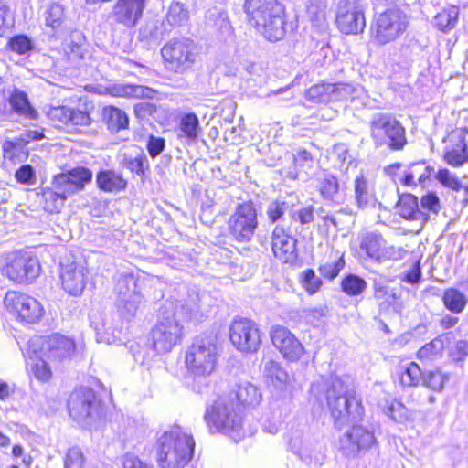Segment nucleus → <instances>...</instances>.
Masks as SVG:
<instances>
[{"label": "nucleus", "mask_w": 468, "mask_h": 468, "mask_svg": "<svg viewBox=\"0 0 468 468\" xmlns=\"http://www.w3.org/2000/svg\"><path fill=\"white\" fill-rule=\"evenodd\" d=\"M310 391L317 399H326L335 425L338 429L362 420L364 409L361 399L357 398L348 378H320L312 384Z\"/></svg>", "instance_id": "f257e3e1"}, {"label": "nucleus", "mask_w": 468, "mask_h": 468, "mask_svg": "<svg viewBox=\"0 0 468 468\" xmlns=\"http://www.w3.org/2000/svg\"><path fill=\"white\" fill-rule=\"evenodd\" d=\"M199 321L203 314L199 305L190 302L186 304L168 303L164 306L157 322L151 331L152 346L155 353L167 354L179 345L185 335L182 320Z\"/></svg>", "instance_id": "f03ea898"}, {"label": "nucleus", "mask_w": 468, "mask_h": 468, "mask_svg": "<svg viewBox=\"0 0 468 468\" xmlns=\"http://www.w3.org/2000/svg\"><path fill=\"white\" fill-rule=\"evenodd\" d=\"M142 295L136 291L134 279H131V294L129 298L117 300V314H100L90 317L98 342L115 344L121 341L124 321L128 322L135 316Z\"/></svg>", "instance_id": "7ed1b4c3"}, {"label": "nucleus", "mask_w": 468, "mask_h": 468, "mask_svg": "<svg viewBox=\"0 0 468 468\" xmlns=\"http://www.w3.org/2000/svg\"><path fill=\"white\" fill-rule=\"evenodd\" d=\"M195 441L191 433L175 425L157 439L156 460L161 468H185L191 461Z\"/></svg>", "instance_id": "20e7f679"}, {"label": "nucleus", "mask_w": 468, "mask_h": 468, "mask_svg": "<svg viewBox=\"0 0 468 468\" xmlns=\"http://www.w3.org/2000/svg\"><path fill=\"white\" fill-rule=\"evenodd\" d=\"M244 9L249 23L269 41L285 35V8L278 0H246Z\"/></svg>", "instance_id": "39448f33"}, {"label": "nucleus", "mask_w": 468, "mask_h": 468, "mask_svg": "<svg viewBox=\"0 0 468 468\" xmlns=\"http://www.w3.org/2000/svg\"><path fill=\"white\" fill-rule=\"evenodd\" d=\"M205 420L213 431L222 432L239 441L243 437V413L241 406L232 393L219 396L207 407Z\"/></svg>", "instance_id": "423d86ee"}, {"label": "nucleus", "mask_w": 468, "mask_h": 468, "mask_svg": "<svg viewBox=\"0 0 468 468\" xmlns=\"http://www.w3.org/2000/svg\"><path fill=\"white\" fill-rule=\"evenodd\" d=\"M219 349L216 336L201 335L195 337L186 350L185 366L194 378H206L216 369Z\"/></svg>", "instance_id": "0eeeda50"}, {"label": "nucleus", "mask_w": 468, "mask_h": 468, "mask_svg": "<svg viewBox=\"0 0 468 468\" xmlns=\"http://www.w3.org/2000/svg\"><path fill=\"white\" fill-rule=\"evenodd\" d=\"M368 127L376 148L386 147L390 151H400L407 144L405 128L390 113H374L368 122Z\"/></svg>", "instance_id": "6e6552de"}, {"label": "nucleus", "mask_w": 468, "mask_h": 468, "mask_svg": "<svg viewBox=\"0 0 468 468\" xmlns=\"http://www.w3.org/2000/svg\"><path fill=\"white\" fill-rule=\"evenodd\" d=\"M75 342L63 335L53 334L46 337L34 336L27 344L25 355L35 358L37 353L53 363L59 364L71 358L75 352Z\"/></svg>", "instance_id": "1a4fd4ad"}, {"label": "nucleus", "mask_w": 468, "mask_h": 468, "mask_svg": "<svg viewBox=\"0 0 468 468\" xmlns=\"http://www.w3.org/2000/svg\"><path fill=\"white\" fill-rule=\"evenodd\" d=\"M408 26L407 15L399 8H390L375 17L371 27V37L378 45H386L399 38Z\"/></svg>", "instance_id": "9d476101"}, {"label": "nucleus", "mask_w": 468, "mask_h": 468, "mask_svg": "<svg viewBox=\"0 0 468 468\" xmlns=\"http://www.w3.org/2000/svg\"><path fill=\"white\" fill-rule=\"evenodd\" d=\"M165 67L176 73L189 69L197 58V46L189 38H173L161 50Z\"/></svg>", "instance_id": "9b49d317"}, {"label": "nucleus", "mask_w": 468, "mask_h": 468, "mask_svg": "<svg viewBox=\"0 0 468 468\" xmlns=\"http://www.w3.org/2000/svg\"><path fill=\"white\" fill-rule=\"evenodd\" d=\"M4 304L6 311L22 323H37L45 314V309L38 300L20 292H7Z\"/></svg>", "instance_id": "f8f14e48"}, {"label": "nucleus", "mask_w": 468, "mask_h": 468, "mask_svg": "<svg viewBox=\"0 0 468 468\" xmlns=\"http://www.w3.org/2000/svg\"><path fill=\"white\" fill-rule=\"evenodd\" d=\"M70 417L80 425L90 428L99 417L100 403L93 390L88 388L75 389L69 399Z\"/></svg>", "instance_id": "ddd939ff"}, {"label": "nucleus", "mask_w": 468, "mask_h": 468, "mask_svg": "<svg viewBox=\"0 0 468 468\" xmlns=\"http://www.w3.org/2000/svg\"><path fill=\"white\" fill-rule=\"evenodd\" d=\"M40 264L37 257L27 251L11 253L3 270V273L16 283H30L40 273Z\"/></svg>", "instance_id": "4468645a"}, {"label": "nucleus", "mask_w": 468, "mask_h": 468, "mask_svg": "<svg viewBox=\"0 0 468 468\" xmlns=\"http://www.w3.org/2000/svg\"><path fill=\"white\" fill-rule=\"evenodd\" d=\"M229 339L241 353L251 354L261 345V333L258 324L248 318H235L229 326Z\"/></svg>", "instance_id": "2eb2a0df"}, {"label": "nucleus", "mask_w": 468, "mask_h": 468, "mask_svg": "<svg viewBox=\"0 0 468 468\" xmlns=\"http://www.w3.org/2000/svg\"><path fill=\"white\" fill-rule=\"evenodd\" d=\"M358 247L363 257L381 262L402 257L401 248L388 246L383 236L376 231H364L358 236Z\"/></svg>", "instance_id": "dca6fc26"}, {"label": "nucleus", "mask_w": 468, "mask_h": 468, "mask_svg": "<svg viewBox=\"0 0 468 468\" xmlns=\"http://www.w3.org/2000/svg\"><path fill=\"white\" fill-rule=\"evenodd\" d=\"M365 5L359 0H341L336 11V25L346 35H357L366 27Z\"/></svg>", "instance_id": "f3484780"}, {"label": "nucleus", "mask_w": 468, "mask_h": 468, "mask_svg": "<svg viewBox=\"0 0 468 468\" xmlns=\"http://www.w3.org/2000/svg\"><path fill=\"white\" fill-rule=\"evenodd\" d=\"M257 227L256 208L250 202L239 205L229 219V233L239 242L250 241L254 236Z\"/></svg>", "instance_id": "a211bd4d"}, {"label": "nucleus", "mask_w": 468, "mask_h": 468, "mask_svg": "<svg viewBox=\"0 0 468 468\" xmlns=\"http://www.w3.org/2000/svg\"><path fill=\"white\" fill-rule=\"evenodd\" d=\"M289 446L294 454L306 463L319 462L324 452V446L303 431H292Z\"/></svg>", "instance_id": "6ab92c4d"}, {"label": "nucleus", "mask_w": 468, "mask_h": 468, "mask_svg": "<svg viewBox=\"0 0 468 468\" xmlns=\"http://www.w3.org/2000/svg\"><path fill=\"white\" fill-rule=\"evenodd\" d=\"M353 424L352 429L345 432L340 439V450L347 457H356L359 452L367 451L377 442L372 431L363 426Z\"/></svg>", "instance_id": "aec40b11"}, {"label": "nucleus", "mask_w": 468, "mask_h": 468, "mask_svg": "<svg viewBox=\"0 0 468 468\" xmlns=\"http://www.w3.org/2000/svg\"><path fill=\"white\" fill-rule=\"evenodd\" d=\"M271 339L273 346L288 361H298L304 353L303 344L284 326H273L271 330Z\"/></svg>", "instance_id": "412c9836"}, {"label": "nucleus", "mask_w": 468, "mask_h": 468, "mask_svg": "<svg viewBox=\"0 0 468 468\" xmlns=\"http://www.w3.org/2000/svg\"><path fill=\"white\" fill-rule=\"evenodd\" d=\"M86 267L76 261L61 263L60 281L62 288L70 295H80L87 282Z\"/></svg>", "instance_id": "4be33fe9"}, {"label": "nucleus", "mask_w": 468, "mask_h": 468, "mask_svg": "<svg viewBox=\"0 0 468 468\" xmlns=\"http://www.w3.org/2000/svg\"><path fill=\"white\" fill-rule=\"evenodd\" d=\"M271 239L272 252L279 261L288 263L296 259V240L282 226H275Z\"/></svg>", "instance_id": "5701e85b"}, {"label": "nucleus", "mask_w": 468, "mask_h": 468, "mask_svg": "<svg viewBox=\"0 0 468 468\" xmlns=\"http://www.w3.org/2000/svg\"><path fill=\"white\" fill-rule=\"evenodd\" d=\"M58 187L73 196L82 190L92 180V172L84 166H78L55 176Z\"/></svg>", "instance_id": "b1692460"}, {"label": "nucleus", "mask_w": 468, "mask_h": 468, "mask_svg": "<svg viewBox=\"0 0 468 468\" xmlns=\"http://www.w3.org/2000/svg\"><path fill=\"white\" fill-rule=\"evenodd\" d=\"M144 7L145 1L117 0L112 8V16L115 22L126 27H133L142 18Z\"/></svg>", "instance_id": "393cba45"}, {"label": "nucleus", "mask_w": 468, "mask_h": 468, "mask_svg": "<svg viewBox=\"0 0 468 468\" xmlns=\"http://www.w3.org/2000/svg\"><path fill=\"white\" fill-rule=\"evenodd\" d=\"M467 133L463 130H455L449 135V141L454 143L449 147L444 159L452 166H460L468 163V144L466 141Z\"/></svg>", "instance_id": "a878e982"}, {"label": "nucleus", "mask_w": 468, "mask_h": 468, "mask_svg": "<svg viewBox=\"0 0 468 468\" xmlns=\"http://www.w3.org/2000/svg\"><path fill=\"white\" fill-rule=\"evenodd\" d=\"M329 89L331 92V101H349L355 103L356 106L366 104L367 98V91L360 85L354 86L347 83H330Z\"/></svg>", "instance_id": "bb28decb"}, {"label": "nucleus", "mask_w": 468, "mask_h": 468, "mask_svg": "<svg viewBox=\"0 0 468 468\" xmlns=\"http://www.w3.org/2000/svg\"><path fill=\"white\" fill-rule=\"evenodd\" d=\"M101 94H109L112 97L127 99L154 98L155 90L142 85H132L125 83H114L105 87Z\"/></svg>", "instance_id": "cd10ccee"}, {"label": "nucleus", "mask_w": 468, "mask_h": 468, "mask_svg": "<svg viewBox=\"0 0 468 468\" xmlns=\"http://www.w3.org/2000/svg\"><path fill=\"white\" fill-rule=\"evenodd\" d=\"M96 185L105 193H118L126 189L127 180L120 172L105 169L96 175Z\"/></svg>", "instance_id": "c85d7f7f"}, {"label": "nucleus", "mask_w": 468, "mask_h": 468, "mask_svg": "<svg viewBox=\"0 0 468 468\" xmlns=\"http://www.w3.org/2000/svg\"><path fill=\"white\" fill-rule=\"evenodd\" d=\"M432 172H434L433 168L424 162L414 163L403 172L399 180L406 186H424Z\"/></svg>", "instance_id": "c756f323"}, {"label": "nucleus", "mask_w": 468, "mask_h": 468, "mask_svg": "<svg viewBox=\"0 0 468 468\" xmlns=\"http://www.w3.org/2000/svg\"><path fill=\"white\" fill-rule=\"evenodd\" d=\"M354 197L361 209L375 207L377 199L374 188L364 175L357 176L354 181Z\"/></svg>", "instance_id": "7c9ffc66"}, {"label": "nucleus", "mask_w": 468, "mask_h": 468, "mask_svg": "<svg viewBox=\"0 0 468 468\" xmlns=\"http://www.w3.org/2000/svg\"><path fill=\"white\" fill-rule=\"evenodd\" d=\"M12 110L18 115L31 121L38 118V112L30 104L27 94L17 89L14 90L8 99Z\"/></svg>", "instance_id": "2f4dec72"}, {"label": "nucleus", "mask_w": 468, "mask_h": 468, "mask_svg": "<svg viewBox=\"0 0 468 468\" xmlns=\"http://www.w3.org/2000/svg\"><path fill=\"white\" fill-rule=\"evenodd\" d=\"M57 184V177L54 176L51 183L52 186L43 191L44 208L50 213L59 212L64 207L66 199L71 197L64 192L62 188L60 189Z\"/></svg>", "instance_id": "473e14b6"}, {"label": "nucleus", "mask_w": 468, "mask_h": 468, "mask_svg": "<svg viewBox=\"0 0 468 468\" xmlns=\"http://www.w3.org/2000/svg\"><path fill=\"white\" fill-rule=\"evenodd\" d=\"M398 213L404 218L410 220L425 221V214L420 210L418 198L413 195L402 196L397 204Z\"/></svg>", "instance_id": "72a5a7b5"}, {"label": "nucleus", "mask_w": 468, "mask_h": 468, "mask_svg": "<svg viewBox=\"0 0 468 468\" xmlns=\"http://www.w3.org/2000/svg\"><path fill=\"white\" fill-rule=\"evenodd\" d=\"M316 189L325 200L337 202L340 197L339 182L331 174H324L316 178Z\"/></svg>", "instance_id": "f704fd0d"}, {"label": "nucleus", "mask_w": 468, "mask_h": 468, "mask_svg": "<svg viewBox=\"0 0 468 468\" xmlns=\"http://www.w3.org/2000/svg\"><path fill=\"white\" fill-rule=\"evenodd\" d=\"M236 401L241 406H256L261 400V393L259 388L248 382H241L235 393H232Z\"/></svg>", "instance_id": "c9c22d12"}, {"label": "nucleus", "mask_w": 468, "mask_h": 468, "mask_svg": "<svg viewBox=\"0 0 468 468\" xmlns=\"http://www.w3.org/2000/svg\"><path fill=\"white\" fill-rule=\"evenodd\" d=\"M43 17L46 27L56 32L61 30L66 23L65 9L62 5L56 2L48 5Z\"/></svg>", "instance_id": "e433bc0d"}, {"label": "nucleus", "mask_w": 468, "mask_h": 468, "mask_svg": "<svg viewBox=\"0 0 468 468\" xmlns=\"http://www.w3.org/2000/svg\"><path fill=\"white\" fill-rule=\"evenodd\" d=\"M382 408L384 413L397 422L404 423L412 420V412L395 399H386Z\"/></svg>", "instance_id": "4c0bfd02"}, {"label": "nucleus", "mask_w": 468, "mask_h": 468, "mask_svg": "<svg viewBox=\"0 0 468 468\" xmlns=\"http://www.w3.org/2000/svg\"><path fill=\"white\" fill-rule=\"evenodd\" d=\"M24 356L29 361L31 372L37 380L47 382L51 378L53 363H50L43 354L37 353L35 358L27 357L25 354Z\"/></svg>", "instance_id": "58836bf2"}, {"label": "nucleus", "mask_w": 468, "mask_h": 468, "mask_svg": "<svg viewBox=\"0 0 468 468\" xmlns=\"http://www.w3.org/2000/svg\"><path fill=\"white\" fill-rule=\"evenodd\" d=\"M458 18L459 8L455 5H450L434 16V25L439 30L448 32L455 27Z\"/></svg>", "instance_id": "ea45409f"}, {"label": "nucleus", "mask_w": 468, "mask_h": 468, "mask_svg": "<svg viewBox=\"0 0 468 468\" xmlns=\"http://www.w3.org/2000/svg\"><path fill=\"white\" fill-rule=\"evenodd\" d=\"M399 370V383L403 387H417L422 381V371L415 362L401 366Z\"/></svg>", "instance_id": "a19ab883"}, {"label": "nucleus", "mask_w": 468, "mask_h": 468, "mask_svg": "<svg viewBox=\"0 0 468 468\" xmlns=\"http://www.w3.org/2000/svg\"><path fill=\"white\" fill-rule=\"evenodd\" d=\"M263 375L276 387H282L289 381L287 372L282 368L278 362L271 359L264 363Z\"/></svg>", "instance_id": "79ce46f5"}, {"label": "nucleus", "mask_w": 468, "mask_h": 468, "mask_svg": "<svg viewBox=\"0 0 468 468\" xmlns=\"http://www.w3.org/2000/svg\"><path fill=\"white\" fill-rule=\"evenodd\" d=\"M201 131L199 120L195 113L185 114L180 120L179 136L196 140Z\"/></svg>", "instance_id": "37998d69"}, {"label": "nucleus", "mask_w": 468, "mask_h": 468, "mask_svg": "<svg viewBox=\"0 0 468 468\" xmlns=\"http://www.w3.org/2000/svg\"><path fill=\"white\" fill-rule=\"evenodd\" d=\"M103 114L112 131L118 132L128 126L129 120L127 114L119 108L113 106L106 107Z\"/></svg>", "instance_id": "c03bdc74"}, {"label": "nucleus", "mask_w": 468, "mask_h": 468, "mask_svg": "<svg viewBox=\"0 0 468 468\" xmlns=\"http://www.w3.org/2000/svg\"><path fill=\"white\" fill-rule=\"evenodd\" d=\"M445 307L454 314L463 312L466 305V298L463 293L456 289L451 288L445 291L443 295Z\"/></svg>", "instance_id": "a18cd8bd"}, {"label": "nucleus", "mask_w": 468, "mask_h": 468, "mask_svg": "<svg viewBox=\"0 0 468 468\" xmlns=\"http://www.w3.org/2000/svg\"><path fill=\"white\" fill-rule=\"evenodd\" d=\"M344 254L335 252L334 258L321 265L320 274L328 280H334L345 267Z\"/></svg>", "instance_id": "49530a36"}, {"label": "nucleus", "mask_w": 468, "mask_h": 468, "mask_svg": "<svg viewBox=\"0 0 468 468\" xmlns=\"http://www.w3.org/2000/svg\"><path fill=\"white\" fill-rule=\"evenodd\" d=\"M341 288L349 296L361 294L367 288V282L355 274L346 275L341 282Z\"/></svg>", "instance_id": "de8ad7c7"}, {"label": "nucleus", "mask_w": 468, "mask_h": 468, "mask_svg": "<svg viewBox=\"0 0 468 468\" xmlns=\"http://www.w3.org/2000/svg\"><path fill=\"white\" fill-rule=\"evenodd\" d=\"M166 20L173 27H180L186 24L188 20V11L184 5L179 2H174L170 5Z\"/></svg>", "instance_id": "09e8293b"}, {"label": "nucleus", "mask_w": 468, "mask_h": 468, "mask_svg": "<svg viewBox=\"0 0 468 468\" xmlns=\"http://www.w3.org/2000/svg\"><path fill=\"white\" fill-rule=\"evenodd\" d=\"M84 37L76 32V42L71 41L67 44L64 48V52L69 61H72L78 65L85 56V49L83 48Z\"/></svg>", "instance_id": "8fccbe9b"}, {"label": "nucleus", "mask_w": 468, "mask_h": 468, "mask_svg": "<svg viewBox=\"0 0 468 468\" xmlns=\"http://www.w3.org/2000/svg\"><path fill=\"white\" fill-rule=\"evenodd\" d=\"M448 381L449 376L439 370L429 371L422 377L423 386L435 392H441Z\"/></svg>", "instance_id": "3c124183"}, {"label": "nucleus", "mask_w": 468, "mask_h": 468, "mask_svg": "<svg viewBox=\"0 0 468 468\" xmlns=\"http://www.w3.org/2000/svg\"><path fill=\"white\" fill-rule=\"evenodd\" d=\"M300 283L309 294H314L322 286V280L314 270L306 269L300 274Z\"/></svg>", "instance_id": "603ef678"}, {"label": "nucleus", "mask_w": 468, "mask_h": 468, "mask_svg": "<svg viewBox=\"0 0 468 468\" xmlns=\"http://www.w3.org/2000/svg\"><path fill=\"white\" fill-rule=\"evenodd\" d=\"M330 83H322L312 86L306 90V98L314 102L331 101Z\"/></svg>", "instance_id": "864d4df0"}, {"label": "nucleus", "mask_w": 468, "mask_h": 468, "mask_svg": "<svg viewBox=\"0 0 468 468\" xmlns=\"http://www.w3.org/2000/svg\"><path fill=\"white\" fill-rule=\"evenodd\" d=\"M46 115L54 125L68 124L70 117V108L66 106H49L46 110Z\"/></svg>", "instance_id": "5fc2aeb1"}, {"label": "nucleus", "mask_w": 468, "mask_h": 468, "mask_svg": "<svg viewBox=\"0 0 468 468\" xmlns=\"http://www.w3.org/2000/svg\"><path fill=\"white\" fill-rule=\"evenodd\" d=\"M7 45L12 51L19 55H27L34 48L33 41L26 35L11 37Z\"/></svg>", "instance_id": "6e6d98bb"}, {"label": "nucleus", "mask_w": 468, "mask_h": 468, "mask_svg": "<svg viewBox=\"0 0 468 468\" xmlns=\"http://www.w3.org/2000/svg\"><path fill=\"white\" fill-rule=\"evenodd\" d=\"M443 349V342L441 339H434L424 345L418 351V357L422 360H433L441 356Z\"/></svg>", "instance_id": "4d7b16f0"}, {"label": "nucleus", "mask_w": 468, "mask_h": 468, "mask_svg": "<svg viewBox=\"0 0 468 468\" xmlns=\"http://www.w3.org/2000/svg\"><path fill=\"white\" fill-rule=\"evenodd\" d=\"M436 180L441 183L443 186L459 191L462 188V183L457 176L452 173L447 168L438 170L435 175Z\"/></svg>", "instance_id": "13d9d810"}, {"label": "nucleus", "mask_w": 468, "mask_h": 468, "mask_svg": "<svg viewBox=\"0 0 468 468\" xmlns=\"http://www.w3.org/2000/svg\"><path fill=\"white\" fill-rule=\"evenodd\" d=\"M210 16L214 17V26L222 36H230L233 28L227 13L223 10L211 11Z\"/></svg>", "instance_id": "bf43d9fd"}, {"label": "nucleus", "mask_w": 468, "mask_h": 468, "mask_svg": "<svg viewBox=\"0 0 468 468\" xmlns=\"http://www.w3.org/2000/svg\"><path fill=\"white\" fill-rule=\"evenodd\" d=\"M374 296L380 304H391L397 298L395 289L380 283H375Z\"/></svg>", "instance_id": "052dcab7"}, {"label": "nucleus", "mask_w": 468, "mask_h": 468, "mask_svg": "<svg viewBox=\"0 0 468 468\" xmlns=\"http://www.w3.org/2000/svg\"><path fill=\"white\" fill-rule=\"evenodd\" d=\"M290 206L284 201H273L267 208V217L269 221L275 223L281 220L282 216L289 210Z\"/></svg>", "instance_id": "680f3d73"}, {"label": "nucleus", "mask_w": 468, "mask_h": 468, "mask_svg": "<svg viewBox=\"0 0 468 468\" xmlns=\"http://www.w3.org/2000/svg\"><path fill=\"white\" fill-rule=\"evenodd\" d=\"M69 119L70 120H69L68 124L72 126L86 127L89 126L91 122L90 114L85 111L78 109L70 108Z\"/></svg>", "instance_id": "e2e57ef3"}, {"label": "nucleus", "mask_w": 468, "mask_h": 468, "mask_svg": "<svg viewBox=\"0 0 468 468\" xmlns=\"http://www.w3.org/2000/svg\"><path fill=\"white\" fill-rule=\"evenodd\" d=\"M420 207L422 209L438 214L441 209V202L438 196L434 193H428L420 199Z\"/></svg>", "instance_id": "0e129e2a"}, {"label": "nucleus", "mask_w": 468, "mask_h": 468, "mask_svg": "<svg viewBox=\"0 0 468 468\" xmlns=\"http://www.w3.org/2000/svg\"><path fill=\"white\" fill-rule=\"evenodd\" d=\"M84 463V458L81 451L79 448H71L69 450L66 459V468H82Z\"/></svg>", "instance_id": "69168bd1"}, {"label": "nucleus", "mask_w": 468, "mask_h": 468, "mask_svg": "<svg viewBox=\"0 0 468 468\" xmlns=\"http://www.w3.org/2000/svg\"><path fill=\"white\" fill-rule=\"evenodd\" d=\"M291 218L292 220L299 221L301 224H309L314 221V207L307 206L302 207L297 211H291Z\"/></svg>", "instance_id": "338daca9"}, {"label": "nucleus", "mask_w": 468, "mask_h": 468, "mask_svg": "<svg viewBox=\"0 0 468 468\" xmlns=\"http://www.w3.org/2000/svg\"><path fill=\"white\" fill-rule=\"evenodd\" d=\"M15 177L21 184L30 185L34 182L35 171L31 165H24L16 170Z\"/></svg>", "instance_id": "774afa93"}]
</instances>
